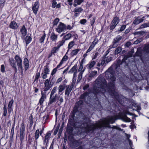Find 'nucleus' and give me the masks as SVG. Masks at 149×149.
Returning <instances> with one entry per match:
<instances>
[{"label": "nucleus", "instance_id": "obj_1", "mask_svg": "<svg viewBox=\"0 0 149 149\" xmlns=\"http://www.w3.org/2000/svg\"><path fill=\"white\" fill-rule=\"evenodd\" d=\"M106 78L108 79L109 83L107 85L105 79L103 78H97L95 81L93 93L95 95L99 93L109 92L112 96L117 99L118 94L116 92L115 82L116 77L115 71L112 66L110 67L105 72Z\"/></svg>", "mask_w": 149, "mask_h": 149}, {"label": "nucleus", "instance_id": "obj_2", "mask_svg": "<svg viewBox=\"0 0 149 149\" xmlns=\"http://www.w3.org/2000/svg\"><path fill=\"white\" fill-rule=\"evenodd\" d=\"M116 119L114 116H111L94 124L90 120L84 119L76 121L74 127L83 129L84 132L88 134L93 132L96 129H100L103 127L111 128L109 124L114 123Z\"/></svg>", "mask_w": 149, "mask_h": 149}, {"label": "nucleus", "instance_id": "obj_3", "mask_svg": "<svg viewBox=\"0 0 149 149\" xmlns=\"http://www.w3.org/2000/svg\"><path fill=\"white\" fill-rule=\"evenodd\" d=\"M57 89V87L55 86L53 88L51 91L48 106H50L56 101L57 98V95L56 94H54L56 93Z\"/></svg>", "mask_w": 149, "mask_h": 149}, {"label": "nucleus", "instance_id": "obj_4", "mask_svg": "<svg viewBox=\"0 0 149 149\" xmlns=\"http://www.w3.org/2000/svg\"><path fill=\"white\" fill-rule=\"evenodd\" d=\"M15 59L17 63V65L18 66V69L23 72V68L22 65V60L21 58L19 56L16 55L15 56Z\"/></svg>", "mask_w": 149, "mask_h": 149}, {"label": "nucleus", "instance_id": "obj_5", "mask_svg": "<svg viewBox=\"0 0 149 149\" xmlns=\"http://www.w3.org/2000/svg\"><path fill=\"white\" fill-rule=\"evenodd\" d=\"M120 21L118 17H115L111 23L110 29L111 30L114 29L119 23Z\"/></svg>", "mask_w": 149, "mask_h": 149}, {"label": "nucleus", "instance_id": "obj_6", "mask_svg": "<svg viewBox=\"0 0 149 149\" xmlns=\"http://www.w3.org/2000/svg\"><path fill=\"white\" fill-rule=\"evenodd\" d=\"M50 79H47L45 80L44 82L45 86L43 88L44 91H47L49 90L52 86L53 83L50 82L49 84Z\"/></svg>", "mask_w": 149, "mask_h": 149}, {"label": "nucleus", "instance_id": "obj_7", "mask_svg": "<svg viewBox=\"0 0 149 149\" xmlns=\"http://www.w3.org/2000/svg\"><path fill=\"white\" fill-rule=\"evenodd\" d=\"M25 131V127L23 124H22L21 126L20 129V139L22 142L24 139L25 136L24 132Z\"/></svg>", "mask_w": 149, "mask_h": 149}, {"label": "nucleus", "instance_id": "obj_8", "mask_svg": "<svg viewBox=\"0 0 149 149\" xmlns=\"http://www.w3.org/2000/svg\"><path fill=\"white\" fill-rule=\"evenodd\" d=\"M76 118V117L74 115V114H72L69 119L68 124L71 126L74 127L76 123L75 122Z\"/></svg>", "mask_w": 149, "mask_h": 149}, {"label": "nucleus", "instance_id": "obj_9", "mask_svg": "<svg viewBox=\"0 0 149 149\" xmlns=\"http://www.w3.org/2000/svg\"><path fill=\"white\" fill-rule=\"evenodd\" d=\"M66 29V26L63 23H60L58 27L56 29V31L58 33H60Z\"/></svg>", "mask_w": 149, "mask_h": 149}, {"label": "nucleus", "instance_id": "obj_10", "mask_svg": "<svg viewBox=\"0 0 149 149\" xmlns=\"http://www.w3.org/2000/svg\"><path fill=\"white\" fill-rule=\"evenodd\" d=\"M39 5L38 1L36 2L34 4L32 7V10L33 13L36 15L37 12L38 11Z\"/></svg>", "mask_w": 149, "mask_h": 149}, {"label": "nucleus", "instance_id": "obj_11", "mask_svg": "<svg viewBox=\"0 0 149 149\" xmlns=\"http://www.w3.org/2000/svg\"><path fill=\"white\" fill-rule=\"evenodd\" d=\"M51 133L49 132H47L45 137V138L43 140V143L45 144L46 145H47V143L49 141V140L50 136L51 135Z\"/></svg>", "mask_w": 149, "mask_h": 149}, {"label": "nucleus", "instance_id": "obj_12", "mask_svg": "<svg viewBox=\"0 0 149 149\" xmlns=\"http://www.w3.org/2000/svg\"><path fill=\"white\" fill-rule=\"evenodd\" d=\"M41 95L42 96L41 98L39 100V103L38 104H40V105H41L42 104L44 100H45L46 98V93H43L42 92Z\"/></svg>", "mask_w": 149, "mask_h": 149}, {"label": "nucleus", "instance_id": "obj_13", "mask_svg": "<svg viewBox=\"0 0 149 149\" xmlns=\"http://www.w3.org/2000/svg\"><path fill=\"white\" fill-rule=\"evenodd\" d=\"M10 64L15 69V72H17V69L15 64V61L13 58L9 59Z\"/></svg>", "mask_w": 149, "mask_h": 149}, {"label": "nucleus", "instance_id": "obj_14", "mask_svg": "<svg viewBox=\"0 0 149 149\" xmlns=\"http://www.w3.org/2000/svg\"><path fill=\"white\" fill-rule=\"evenodd\" d=\"M145 18V16H143L142 18H140L139 17H137L133 22V24L137 25L140 23L142 22Z\"/></svg>", "mask_w": 149, "mask_h": 149}, {"label": "nucleus", "instance_id": "obj_15", "mask_svg": "<svg viewBox=\"0 0 149 149\" xmlns=\"http://www.w3.org/2000/svg\"><path fill=\"white\" fill-rule=\"evenodd\" d=\"M50 39L52 42H56L58 39V35L54 32H52L50 35Z\"/></svg>", "mask_w": 149, "mask_h": 149}, {"label": "nucleus", "instance_id": "obj_16", "mask_svg": "<svg viewBox=\"0 0 149 149\" xmlns=\"http://www.w3.org/2000/svg\"><path fill=\"white\" fill-rule=\"evenodd\" d=\"M66 89L65 91V95H67L68 97L72 89V87H70L69 85H67L66 86Z\"/></svg>", "mask_w": 149, "mask_h": 149}, {"label": "nucleus", "instance_id": "obj_17", "mask_svg": "<svg viewBox=\"0 0 149 149\" xmlns=\"http://www.w3.org/2000/svg\"><path fill=\"white\" fill-rule=\"evenodd\" d=\"M23 63L24 66L25 70L26 71L28 68L29 66V61L28 59L27 58H24Z\"/></svg>", "mask_w": 149, "mask_h": 149}, {"label": "nucleus", "instance_id": "obj_18", "mask_svg": "<svg viewBox=\"0 0 149 149\" xmlns=\"http://www.w3.org/2000/svg\"><path fill=\"white\" fill-rule=\"evenodd\" d=\"M67 53V52L66 53L65 55L63 57L60 63L57 66V68H59L63 63V61H66L68 59V57L66 55Z\"/></svg>", "mask_w": 149, "mask_h": 149}, {"label": "nucleus", "instance_id": "obj_19", "mask_svg": "<svg viewBox=\"0 0 149 149\" xmlns=\"http://www.w3.org/2000/svg\"><path fill=\"white\" fill-rule=\"evenodd\" d=\"M9 27L12 29H16L18 27V26L16 23L15 22L13 21L10 23Z\"/></svg>", "mask_w": 149, "mask_h": 149}, {"label": "nucleus", "instance_id": "obj_20", "mask_svg": "<svg viewBox=\"0 0 149 149\" xmlns=\"http://www.w3.org/2000/svg\"><path fill=\"white\" fill-rule=\"evenodd\" d=\"M66 88L65 84L60 85L58 87V93L62 92Z\"/></svg>", "mask_w": 149, "mask_h": 149}, {"label": "nucleus", "instance_id": "obj_21", "mask_svg": "<svg viewBox=\"0 0 149 149\" xmlns=\"http://www.w3.org/2000/svg\"><path fill=\"white\" fill-rule=\"evenodd\" d=\"M20 32L23 36H24L26 35L27 33L26 29L24 25L21 28Z\"/></svg>", "mask_w": 149, "mask_h": 149}, {"label": "nucleus", "instance_id": "obj_22", "mask_svg": "<svg viewBox=\"0 0 149 149\" xmlns=\"http://www.w3.org/2000/svg\"><path fill=\"white\" fill-rule=\"evenodd\" d=\"M121 119L123 121L126 122H130L131 120L129 118L127 117L126 115H124L121 116Z\"/></svg>", "mask_w": 149, "mask_h": 149}, {"label": "nucleus", "instance_id": "obj_23", "mask_svg": "<svg viewBox=\"0 0 149 149\" xmlns=\"http://www.w3.org/2000/svg\"><path fill=\"white\" fill-rule=\"evenodd\" d=\"M32 40L31 38L29 36H26L25 38V41L26 42V46H27V45Z\"/></svg>", "mask_w": 149, "mask_h": 149}, {"label": "nucleus", "instance_id": "obj_24", "mask_svg": "<svg viewBox=\"0 0 149 149\" xmlns=\"http://www.w3.org/2000/svg\"><path fill=\"white\" fill-rule=\"evenodd\" d=\"M122 50V48L121 47L119 46L117 47L114 52L115 55H118L120 53Z\"/></svg>", "mask_w": 149, "mask_h": 149}, {"label": "nucleus", "instance_id": "obj_25", "mask_svg": "<svg viewBox=\"0 0 149 149\" xmlns=\"http://www.w3.org/2000/svg\"><path fill=\"white\" fill-rule=\"evenodd\" d=\"M77 65H75L68 72L69 73H72L74 72H76V71H77Z\"/></svg>", "mask_w": 149, "mask_h": 149}, {"label": "nucleus", "instance_id": "obj_26", "mask_svg": "<svg viewBox=\"0 0 149 149\" xmlns=\"http://www.w3.org/2000/svg\"><path fill=\"white\" fill-rule=\"evenodd\" d=\"M96 62L94 61H92L90 62L89 64H88L87 65V67L90 69H91L95 64Z\"/></svg>", "mask_w": 149, "mask_h": 149}, {"label": "nucleus", "instance_id": "obj_27", "mask_svg": "<svg viewBox=\"0 0 149 149\" xmlns=\"http://www.w3.org/2000/svg\"><path fill=\"white\" fill-rule=\"evenodd\" d=\"M79 49H76L75 50H73L70 53V55L72 56H73L76 55L79 51Z\"/></svg>", "mask_w": 149, "mask_h": 149}, {"label": "nucleus", "instance_id": "obj_28", "mask_svg": "<svg viewBox=\"0 0 149 149\" xmlns=\"http://www.w3.org/2000/svg\"><path fill=\"white\" fill-rule=\"evenodd\" d=\"M88 95V93L87 92H85L81 95L80 99L81 100H85V98L87 97Z\"/></svg>", "mask_w": 149, "mask_h": 149}, {"label": "nucleus", "instance_id": "obj_29", "mask_svg": "<svg viewBox=\"0 0 149 149\" xmlns=\"http://www.w3.org/2000/svg\"><path fill=\"white\" fill-rule=\"evenodd\" d=\"M132 53L131 52H129V53H128L127 54L125 55L124 58H123V60H126L128 58L132 57Z\"/></svg>", "mask_w": 149, "mask_h": 149}, {"label": "nucleus", "instance_id": "obj_30", "mask_svg": "<svg viewBox=\"0 0 149 149\" xmlns=\"http://www.w3.org/2000/svg\"><path fill=\"white\" fill-rule=\"evenodd\" d=\"M72 36V34L70 33H68L65 35L63 38V40H67L70 39Z\"/></svg>", "mask_w": 149, "mask_h": 149}, {"label": "nucleus", "instance_id": "obj_31", "mask_svg": "<svg viewBox=\"0 0 149 149\" xmlns=\"http://www.w3.org/2000/svg\"><path fill=\"white\" fill-rule=\"evenodd\" d=\"M143 50L145 52H149V44L145 45Z\"/></svg>", "mask_w": 149, "mask_h": 149}, {"label": "nucleus", "instance_id": "obj_32", "mask_svg": "<svg viewBox=\"0 0 149 149\" xmlns=\"http://www.w3.org/2000/svg\"><path fill=\"white\" fill-rule=\"evenodd\" d=\"M65 42V40H63V39L61 41L58 42L57 43V47L59 49L60 47L63 45Z\"/></svg>", "mask_w": 149, "mask_h": 149}, {"label": "nucleus", "instance_id": "obj_33", "mask_svg": "<svg viewBox=\"0 0 149 149\" xmlns=\"http://www.w3.org/2000/svg\"><path fill=\"white\" fill-rule=\"evenodd\" d=\"M122 38V37L118 35L113 39V40L118 43Z\"/></svg>", "mask_w": 149, "mask_h": 149}, {"label": "nucleus", "instance_id": "obj_34", "mask_svg": "<svg viewBox=\"0 0 149 149\" xmlns=\"http://www.w3.org/2000/svg\"><path fill=\"white\" fill-rule=\"evenodd\" d=\"M73 128L72 126L68 125L67 130L68 132L70 133H72L73 131Z\"/></svg>", "mask_w": 149, "mask_h": 149}, {"label": "nucleus", "instance_id": "obj_35", "mask_svg": "<svg viewBox=\"0 0 149 149\" xmlns=\"http://www.w3.org/2000/svg\"><path fill=\"white\" fill-rule=\"evenodd\" d=\"M83 101L81 100L76 102L75 104V106L76 108H78L79 106L81 105L83 103Z\"/></svg>", "mask_w": 149, "mask_h": 149}, {"label": "nucleus", "instance_id": "obj_36", "mask_svg": "<svg viewBox=\"0 0 149 149\" xmlns=\"http://www.w3.org/2000/svg\"><path fill=\"white\" fill-rule=\"evenodd\" d=\"M59 49L58 47H54L52 49L51 51L54 54L56 53Z\"/></svg>", "mask_w": 149, "mask_h": 149}, {"label": "nucleus", "instance_id": "obj_37", "mask_svg": "<svg viewBox=\"0 0 149 149\" xmlns=\"http://www.w3.org/2000/svg\"><path fill=\"white\" fill-rule=\"evenodd\" d=\"M75 42L74 41H72L70 42L68 45V48L69 49H71L72 47L74 45Z\"/></svg>", "mask_w": 149, "mask_h": 149}, {"label": "nucleus", "instance_id": "obj_38", "mask_svg": "<svg viewBox=\"0 0 149 149\" xmlns=\"http://www.w3.org/2000/svg\"><path fill=\"white\" fill-rule=\"evenodd\" d=\"M74 11L76 13L79 12L81 13L82 12L83 10L81 7L76 8H74Z\"/></svg>", "mask_w": 149, "mask_h": 149}, {"label": "nucleus", "instance_id": "obj_39", "mask_svg": "<svg viewBox=\"0 0 149 149\" xmlns=\"http://www.w3.org/2000/svg\"><path fill=\"white\" fill-rule=\"evenodd\" d=\"M40 131L39 130H36L35 133V138L36 140H37L39 138Z\"/></svg>", "mask_w": 149, "mask_h": 149}, {"label": "nucleus", "instance_id": "obj_40", "mask_svg": "<svg viewBox=\"0 0 149 149\" xmlns=\"http://www.w3.org/2000/svg\"><path fill=\"white\" fill-rule=\"evenodd\" d=\"M47 74H49V70L47 66H45L44 67V71L42 72Z\"/></svg>", "mask_w": 149, "mask_h": 149}, {"label": "nucleus", "instance_id": "obj_41", "mask_svg": "<svg viewBox=\"0 0 149 149\" xmlns=\"http://www.w3.org/2000/svg\"><path fill=\"white\" fill-rule=\"evenodd\" d=\"M101 63V65L103 66V67L105 66L107 64V63H106V61L104 58L102 60Z\"/></svg>", "mask_w": 149, "mask_h": 149}, {"label": "nucleus", "instance_id": "obj_42", "mask_svg": "<svg viewBox=\"0 0 149 149\" xmlns=\"http://www.w3.org/2000/svg\"><path fill=\"white\" fill-rule=\"evenodd\" d=\"M97 73V71H92L90 74L89 77H92L95 76Z\"/></svg>", "mask_w": 149, "mask_h": 149}, {"label": "nucleus", "instance_id": "obj_43", "mask_svg": "<svg viewBox=\"0 0 149 149\" xmlns=\"http://www.w3.org/2000/svg\"><path fill=\"white\" fill-rule=\"evenodd\" d=\"M145 32L141 31H140L136 32L134 33V35H143L145 33Z\"/></svg>", "mask_w": 149, "mask_h": 149}, {"label": "nucleus", "instance_id": "obj_44", "mask_svg": "<svg viewBox=\"0 0 149 149\" xmlns=\"http://www.w3.org/2000/svg\"><path fill=\"white\" fill-rule=\"evenodd\" d=\"M147 27H149V22L145 23L142 24L140 26L141 28H143Z\"/></svg>", "mask_w": 149, "mask_h": 149}, {"label": "nucleus", "instance_id": "obj_45", "mask_svg": "<svg viewBox=\"0 0 149 149\" xmlns=\"http://www.w3.org/2000/svg\"><path fill=\"white\" fill-rule=\"evenodd\" d=\"M46 36V34L45 33H44V35L42 36L40 38L39 40L40 42V43H42L44 42V41L45 38Z\"/></svg>", "mask_w": 149, "mask_h": 149}, {"label": "nucleus", "instance_id": "obj_46", "mask_svg": "<svg viewBox=\"0 0 149 149\" xmlns=\"http://www.w3.org/2000/svg\"><path fill=\"white\" fill-rule=\"evenodd\" d=\"M63 101V99L62 97H60L59 99V101H58L57 102V104L58 106H60L61 105V103Z\"/></svg>", "mask_w": 149, "mask_h": 149}, {"label": "nucleus", "instance_id": "obj_47", "mask_svg": "<svg viewBox=\"0 0 149 149\" xmlns=\"http://www.w3.org/2000/svg\"><path fill=\"white\" fill-rule=\"evenodd\" d=\"M14 127H13L11 130V136L10 137V139H11L12 141V139L13 137V136L14 135Z\"/></svg>", "mask_w": 149, "mask_h": 149}, {"label": "nucleus", "instance_id": "obj_48", "mask_svg": "<svg viewBox=\"0 0 149 149\" xmlns=\"http://www.w3.org/2000/svg\"><path fill=\"white\" fill-rule=\"evenodd\" d=\"M82 73V72H80L78 75V79L77 80V82H79L82 78V75L83 74Z\"/></svg>", "mask_w": 149, "mask_h": 149}, {"label": "nucleus", "instance_id": "obj_49", "mask_svg": "<svg viewBox=\"0 0 149 149\" xmlns=\"http://www.w3.org/2000/svg\"><path fill=\"white\" fill-rule=\"evenodd\" d=\"M118 45V42H116L114 40L112 42V47L113 48H115L117 47Z\"/></svg>", "mask_w": 149, "mask_h": 149}, {"label": "nucleus", "instance_id": "obj_50", "mask_svg": "<svg viewBox=\"0 0 149 149\" xmlns=\"http://www.w3.org/2000/svg\"><path fill=\"white\" fill-rule=\"evenodd\" d=\"M59 19L58 18H56L54 19V20L53 22V25L54 26L56 25H57L58 22L59 21Z\"/></svg>", "mask_w": 149, "mask_h": 149}, {"label": "nucleus", "instance_id": "obj_51", "mask_svg": "<svg viewBox=\"0 0 149 149\" xmlns=\"http://www.w3.org/2000/svg\"><path fill=\"white\" fill-rule=\"evenodd\" d=\"M104 58L105 59V60H106V63H107L111 61L112 60V58L111 57H107L106 56Z\"/></svg>", "mask_w": 149, "mask_h": 149}, {"label": "nucleus", "instance_id": "obj_52", "mask_svg": "<svg viewBox=\"0 0 149 149\" xmlns=\"http://www.w3.org/2000/svg\"><path fill=\"white\" fill-rule=\"evenodd\" d=\"M5 0H0V7L3 8L4 6Z\"/></svg>", "mask_w": 149, "mask_h": 149}, {"label": "nucleus", "instance_id": "obj_53", "mask_svg": "<svg viewBox=\"0 0 149 149\" xmlns=\"http://www.w3.org/2000/svg\"><path fill=\"white\" fill-rule=\"evenodd\" d=\"M95 17H93L92 19H91V26H93L95 22Z\"/></svg>", "mask_w": 149, "mask_h": 149}, {"label": "nucleus", "instance_id": "obj_54", "mask_svg": "<svg viewBox=\"0 0 149 149\" xmlns=\"http://www.w3.org/2000/svg\"><path fill=\"white\" fill-rule=\"evenodd\" d=\"M41 76L42 79H45L47 77V74L42 72L41 74Z\"/></svg>", "mask_w": 149, "mask_h": 149}, {"label": "nucleus", "instance_id": "obj_55", "mask_svg": "<svg viewBox=\"0 0 149 149\" xmlns=\"http://www.w3.org/2000/svg\"><path fill=\"white\" fill-rule=\"evenodd\" d=\"M72 143L73 147H74L77 146L79 145V143L77 141H73Z\"/></svg>", "mask_w": 149, "mask_h": 149}, {"label": "nucleus", "instance_id": "obj_56", "mask_svg": "<svg viewBox=\"0 0 149 149\" xmlns=\"http://www.w3.org/2000/svg\"><path fill=\"white\" fill-rule=\"evenodd\" d=\"M84 1V0H75L74 2L75 3H77V4L80 5Z\"/></svg>", "mask_w": 149, "mask_h": 149}, {"label": "nucleus", "instance_id": "obj_57", "mask_svg": "<svg viewBox=\"0 0 149 149\" xmlns=\"http://www.w3.org/2000/svg\"><path fill=\"white\" fill-rule=\"evenodd\" d=\"M40 76V74L39 72H37L36 74L35 78V80H37L39 78Z\"/></svg>", "mask_w": 149, "mask_h": 149}, {"label": "nucleus", "instance_id": "obj_58", "mask_svg": "<svg viewBox=\"0 0 149 149\" xmlns=\"http://www.w3.org/2000/svg\"><path fill=\"white\" fill-rule=\"evenodd\" d=\"M126 26L125 25H123L121 27L120 29L119 30V31L122 32L123 31L125 28Z\"/></svg>", "mask_w": 149, "mask_h": 149}, {"label": "nucleus", "instance_id": "obj_59", "mask_svg": "<svg viewBox=\"0 0 149 149\" xmlns=\"http://www.w3.org/2000/svg\"><path fill=\"white\" fill-rule=\"evenodd\" d=\"M57 68V66L52 71V73H51V75H53L57 71V69L58 68Z\"/></svg>", "mask_w": 149, "mask_h": 149}, {"label": "nucleus", "instance_id": "obj_60", "mask_svg": "<svg viewBox=\"0 0 149 149\" xmlns=\"http://www.w3.org/2000/svg\"><path fill=\"white\" fill-rule=\"evenodd\" d=\"M86 20L85 19H83L80 21V23L82 24H84L86 22Z\"/></svg>", "mask_w": 149, "mask_h": 149}, {"label": "nucleus", "instance_id": "obj_61", "mask_svg": "<svg viewBox=\"0 0 149 149\" xmlns=\"http://www.w3.org/2000/svg\"><path fill=\"white\" fill-rule=\"evenodd\" d=\"M96 44V42H95V41H93L92 44H91V45L90 46V47L92 49L94 47H95V45Z\"/></svg>", "mask_w": 149, "mask_h": 149}, {"label": "nucleus", "instance_id": "obj_62", "mask_svg": "<svg viewBox=\"0 0 149 149\" xmlns=\"http://www.w3.org/2000/svg\"><path fill=\"white\" fill-rule=\"evenodd\" d=\"M1 71L2 72H5V67L4 65H1Z\"/></svg>", "mask_w": 149, "mask_h": 149}, {"label": "nucleus", "instance_id": "obj_63", "mask_svg": "<svg viewBox=\"0 0 149 149\" xmlns=\"http://www.w3.org/2000/svg\"><path fill=\"white\" fill-rule=\"evenodd\" d=\"M136 55L140 56V57H141L142 56V54L141 52L138 50L137 51L136 53Z\"/></svg>", "mask_w": 149, "mask_h": 149}, {"label": "nucleus", "instance_id": "obj_64", "mask_svg": "<svg viewBox=\"0 0 149 149\" xmlns=\"http://www.w3.org/2000/svg\"><path fill=\"white\" fill-rule=\"evenodd\" d=\"M57 3L55 1H53L52 2V8H54L56 7V4Z\"/></svg>", "mask_w": 149, "mask_h": 149}]
</instances>
